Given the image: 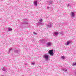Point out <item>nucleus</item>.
I'll return each instance as SVG.
<instances>
[{
  "mask_svg": "<svg viewBox=\"0 0 76 76\" xmlns=\"http://www.w3.org/2000/svg\"><path fill=\"white\" fill-rule=\"evenodd\" d=\"M43 58L45 59V60H48V58H49V56L47 54H45L43 55Z\"/></svg>",
  "mask_w": 76,
  "mask_h": 76,
  "instance_id": "nucleus-1",
  "label": "nucleus"
},
{
  "mask_svg": "<svg viewBox=\"0 0 76 76\" xmlns=\"http://www.w3.org/2000/svg\"><path fill=\"white\" fill-rule=\"evenodd\" d=\"M42 19H40L38 22L39 24L42 25H44V23H42Z\"/></svg>",
  "mask_w": 76,
  "mask_h": 76,
  "instance_id": "nucleus-2",
  "label": "nucleus"
},
{
  "mask_svg": "<svg viewBox=\"0 0 76 76\" xmlns=\"http://www.w3.org/2000/svg\"><path fill=\"white\" fill-rule=\"evenodd\" d=\"M46 26L48 28H51L52 26L51 23V22H49L48 24L46 25Z\"/></svg>",
  "mask_w": 76,
  "mask_h": 76,
  "instance_id": "nucleus-3",
  "label": "nucleus"
},
{
  "mask_svg": "<svg viewBox=\"0 0 76 76\" xmlns=\"http://www.w3.org/2000/svg\"><path fill=\"white\" fill-rule=\"evenodd\" d=\"M48 53L51 56H53V50H50L49 51Z\"/></svg>",
  "mask_w": 76,
  "mask_h": 76,
  "instance_id": "nucleus-4",
  "label": "nucleus"
},
{
  "mask_svg": "<svg viewBox=\"0 0 76 76\" xmlns=\"http://www.w3.org/2000/svg\"><path fill=\"white\" fill-rule=\"evenodd\" d=\"M2 69L4 73H6L7 72V69L6 68L3 67Z\"/></svg>",
  "mask_w": 76,
  "mask_h": 76,
  "instance_id": "nucleus-5",
  "label": "nucleus"
},
{
  "mask_svg": "<svg viewBox=\"0 0 76 76\" xmlns=\"http://www.w3.org/2000/svg\"><path fill=\"white\" fill-rule=\"evenodd\" d=\"M52 44L50 42H48L46 43L47 46L48 47H51V45Z\"/></svg>",
  "mask_w": 76,
  "mask_h": 76,
  "instance_id": "nucleus-6",
  "label": "nucleus"
},
{
  "mask_svg": "<svg viewBox=\"0 0 76 76\" xmlns=\"http://www.w3.org/2000/svg\"><path fill=\"white\" fill-rule=\"evenodd\" d=\"M20 52V51L19 50H15L14 51L15 53H17L18 54L19 53V52Z\"/></svg>",
  "mask_w": 76,
  "mask_h": 76,
  "instance_id": "nucleus-7",
  "label": "nucleus"
},
{
  "mask_svg": "<svg viewBox=\"0 0 76 76\" xmlns=\"http://www.w3.org/2000/svg\"><path fill=\"white\" fill-rule=\"evenodd\" d=\"M33 4L35 6H37V1H35L33 2Z\"/></svg>",
  "mask_w": 76,
  "mask_h": 76,
  "instance_id": "nucleus-8",
  "label": "nucleus"
},
{
  "mask_svg": "<svg viewBox=\"0 0 76 76\" xmlns=\"http://www.w3.org/2000/svg\"><path fill=\"white\" fill-rule=\"evenodd\" d=\"M71 43V42L70 41H67L66 42V43L65 44V45H69V44H70Z\"/></svg>",
  "mask_w": 76,
  "mask_h": 76,
  "instance_id": "nucleus-9",
  "label": "nucleus"
},
{
  "mask_svg": "<svg viewBox=\"0 0 76 76\" xmlns=\"http://www.w3.org/2000/svg\"><path fill=\"white\" fill-rule=\"evenodd\" d=\"M71 17H74V16H75V14L73 12H71Z\"/></svg>",
  "mask_w": 76,
  "mask_h": 76,
  "instance_id": "nucleus-10",
  "label": "nucleus"
},
{
  "mask_svg": "<svg viewBox=\"0 0 76 76\" xmlns=\"http://www.w3.org/2000/svg\"><path fill=\"white\" fill-rule=\"evenodd\" d=\"M24 23H25V24H26L27 25V26H29V24L28 22H24Z\"/></svg>",
  "mask_w": 76,
  "mask_h": 76,
  "instance_id": "nucleus-11",
  "label": "nucleus"
},
{
  "mask_svg": "<svg viewBox=\"0 0 76 76\" xmlns=\"http://www.w3.org/2000/svg\"><path fill=\"white\" fill-rule=\"evenodd\" d=\"M8 30L9 31H12L13 29L11 28H8Z\"/></svg>",
  "mask_w": 76,
  "mask_h": 76,
  "instance_id": "nucleus-12",
  "label": "nucleus"
},
{
  "mask_svg": "<svg viewBox=\"0 0 76 76\" xmlns=\"http://www.w3.org/2000/svg\"><path fill=\"white\" fill-rule=\"evenodd\" d=\"M53 3V1H50L48 2L49 4V5H51V4H52V3Z\"/></svg>",
  "mask_w": 76,
  "mask_h": 76,
  "instance_id": "nucleus-13",
  "label": "nucleus"
},
{
  "mask_svg": "<svg viewBox=\"0 0 76 76\" xmlns=\"http://www.w3.org/2000/svg\"><path fill=\"white\" fill-rule=\"evenodd\" d=\"M40 41L41 43H43V42H44V39H42V40H40Z\"/></svg>",
  "mask_w": 76,
  "mask_h": 76,
  "instance_id": "nucleus-14",
  "label": "nucleus"
},
{
  "mask_svg": "<svg viewBox=\"0 0 76 76\" xmlns=\"http://www.w3.org/2000/svg\"><path fill=\"white\" fill-rule=\"evenodd\" d=\"M58 32H55L54 33V34L55 35H58Z\"/></svg>",
  "mask_w": 76,
  "mask_h": 76,
  "instance_id": "nucleus-15",
  "label": "nucleus"
},
{
  "mask_svg": "<svg viewBox=\"0 0 76 76\" xmlns=\"http://www.w3.org/2000/svg\"><path fill=\"white\" fill-rule=\"evenodd\" d=\"M12 50V48H10V49L9 50V51H8V54H9L10 53V51H11V50Z\"/></svg>",
  "mask_w": 76,
  "mask_h": 76,
  "instance_id": "nucleus-16",
  "label": "nucleus"
},
{
  "mask_svg": "<svg viewBox=\"0 0 76 76\" xmlns=\"http://www.w3.org/2000/svg\"><path fill=\"white\" fill-rule=\"evenodd\" d=\"M61 58H62V59H64L65 57L64 56H62L61 57Z\"/></svg>",
  "mask_w": 76,
  "mask_h": 76,
  "instance_id": "nucleus-17",
  "label": "nucleus"
},
{
  "mask_svg": "<svg viewBox=\"0 0 76 76\" xmlns=\"http://www.w3.org/2000/svg\"><path fill=\"white\" fill-rule=\"evenodd\" d=\"M60 34H61V35H63V31H62L61 32H60Z\"/></svg>",
  "mask_w": 76,
  "mask_h": 76,
  "instance_id": "nucleus-18",
  "label": "nucleus"
},
{
  "mask_svg": "<svg viewBox=\"0 0 76 76\" xmlns=\"http://www.w3.org/2000/svg\"><path fill=\"white\" fill-rule=\"evenodd\" d=\"M63 71H64V72H67V69H63Z\"/></svg>",
  "mask_w": 76,
  "mask_h": 76,
  "instance_id": "nucleus-19",
  "label": "nucleus"
},
{
  "mask_svg": "<svg viewBox=\"0 0 76 76\" xmlns=\"http://www.w3.org/2000/svg\"><path fill=\"white\" fill-rule=\"evenodd\" d=\"M67 7H71V5H70V4H68L67 5Z\"/></svg>",
  "mask_w": 76,
  "mask_h": 76,
  "instance_id": "nucleus-20",
  "label": "nucleus"
},
{
  "mask_svg": "<svg viewBox=\"0 0 76 76\" xmlns=\"http://www.w3.org/2000/svg\"><path fill=\"white\" fill-rule=\"evenodd\" d=\"M33 34H34V35H37V33H35V32H33Z\"/></svg>",
  "mask_w": 76,
  "mask_h": 76,
  "instance_id": "nucleus-21",
  "label": "nucleus"
},
{
  "mask_svg": "<svg viewBox=\"0 0 76 76\" xmlns=\"http://www.w3.org/2000/svg\"><path fill=\"white\" fill-rule=\"evenodd\" d=\"M76 65V63H74L73 64V66H75Z\"/></svg>",
  "mask_w": 76,
  "mask_h": 76,
  "instance_id": "nucleus-22",
  "label": "nucleus"
},
{
  "mask_svg": "<svg viewBox=\"0 0 76 76\" xmlns=\"http://www.w3.org/2000/svg\"><path fill=\"white\" fill-rule=\"evenodd\" d=\"M31 64H32V65H34V64H35V63H32Z\"/></svg>",
  "mask_w": 76,
  "mask_h": 76,
  "instance_id": "nucleus-23",
  "label": "nucleus"
},
{
  "mask_svg": "<svg viewBox=\"0 0 76 76\" xmlns=\"http://www.w3.org/2000/svg\"><path fill=\"white\" fill-rule=\"evenodd\" d=\"M47 9H50V7H47Z\"/></svg>",
  "mask_w": 76,
  "mask_h": 76,
  "instance_id": "nucleus-24",
  "label": "nucleus"
},
{
  "mask_svg": "<svg viewBox=\"0 0 76 76\" xmlns=\"http://www.w3.org/2000/svg\"><path fill=\"white\" fill-rule=\"evenodd\" d=\"M74 73H75V75H76V72H74Z\"/></svg>",
  "mask_w": 76,
  "mask_h": 76,
  "instance_id": "nucleus-25",
  "label": "nucleus"
},
{
  "mask_svg": "<svg viewBox=\"0 0 76 76\" xmlns=\"http://www.w3.org/2000/svg\"><path fill=\"white\" fill-rule=\"evenodd\" d=\"M27 20V19L24 20Z\"/></svg>",
  "mask_w": 76,
  "mask_h": 76,
  "instance_id": "nucleus-26",
  "label": "nucleus"
},
{
  "mask_svg": "<svg viewBox=\"0 0 76 76\" xmlns=\"http://www.w3.org/2000/svg\"><path fill=\"white\" fill-rule=\"evenodd\" d=\"M3 0H1V1H3Z\"/></svg>",
  "mask_w": 76,
  "mask_h": 76,
  "instance_id": "nucleus-27",
  "label": "nucleus"
},
{
  "mask_svg": "<svg viewBox=\"0 0 76 76\" xmlns=\"http://www.w3.org/2000/svg\"><path fill=\"white\" fill-rule=\"evenodd\" d=\"M1 76H4L3 75H1Z\"/></svg>",
  "mask_w": 76,
  "mask_h": 76,
  "instance_id": "nucleus-28",
  "label": "nucleus"
},
{
  "mask_svg": "<svg viewBox=\"0 0 76 76\" xmlns=\"http://www.w3.org/2000/svg\"><path fill=\"white\" fill-rule=\"evenodd\" d=\"M26 64H25V65H26Z\"/></svg>",
  "mask_w": 76,
  "mask_h": 76,
  "instance_id": "nucleus-29",
  "label": "nucleus"
}]
</instances>
